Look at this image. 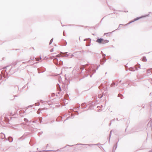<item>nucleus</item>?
I'll use <instances>...</instances> for the list:
<instances>
[{
    "mask_svg": "<svg viewBox=\"0 0 152 152\" xmlns=\"http://www.w3.org/2000/svg\"><path fill=\"white\" fill-rule=\"evenodd\" d=\"M96 42L99 44H105L108 43L109 41L107 40H104L102 38L98 39Z\"/></svg>",
    "mask_w": 152,
    "mask_h": 152,
    "instance_id": "f257e3e1",
    "label": "nucleus"
},
{
    "mask_svg": "<svg viewBox=\"0 0 152 152\" xmlns=\"http://www.w3.org/2000/svg\"><path fill=\"white\" fill-rule=\"evenodd\" d=\"M111 33H105L104 34V35H106L107 36H110V35Z\"/></svg>",
    "mask_w": 152,
    "mask_h": 152,
    "instance_id": "f03ea898",
    "label": "nucleus"
},
{
    "mask_svg": "<svg viewBox=\"0 0 152 152\" xmlns=\"http://www.w3.org/2000/svg\"><path fill=\"white\" fill-rule=\"evenodd\" d=\"M62 56L61 55V53H60L58 55H57L56 56V57H60Z\"/></svg>",
    "mask_w": 152,
    "mask_h": 152,
    "instance_id": "7ed1b4c3",
    "label": "nucleus"
},
{
    "mask_svg": "<svg viewBox=\"0 0 152 152\" xmlns=\"http://www.w3.org/2000/svg\"><path fill=\"white\" fill-rule=\"evenodd\" d=\"M142 61L144 62L146 61V58L145 57H143L142 59Z\"/></svg>",
    "mask_w": 152,
    "mask_h": 152,
    "instance_id": "20e7f679",
    "label": "nucleus"
},
{
    "mask_svg": "<svg viewBox=\"0 0 152 152\" xmlns=\"http://www.w3.org/2000/svg\"><path fill=\"white\" fill-rule=\"evenodd\" d=\"M35 59H36V60L37 61H39L41 59V58H35Z\"/></svg>",
    "mask_w": 152,
    "mask_h": 152,
    "instance_id": "39448f33",
    "label": "nucleus"
},
{
    "mask_svg": "<svg viewBox=\"0 0 152 152\" xmlns=\"http://www.w3.org/2000/svg\"><path fill=\"white\" fill-rule=\"evenodd\" d=\"M53 39H52L50 42V44L53 42Z\"/></svg>",
    "mask_w": 152,
    "mask_h": 152,
    "instance_id": "423d86ee",
    "label": "nucleus"
},
{
    "mask_svg": "<svg viewBox=\"0 0 152 152\" xmlns=\"http://www.w3.org/2000/svg\"><path fill=\"white\" fill-rule=\"evenodd\" d=\"M53 51V49H51L50 50V52H52Z\"/></svg>",
    "mask_w": 152,
    "mask_h": 152,
    "instance_id": "0eeeda50",
    "label": "nucleus"
},
{
    "mask_svg": "<svg viewBox=\"0 0 152 152\" xmlns=\"http://www.w3.org/2000/svg\"><path fill=\"white\" fill-rule=\"evenodd\" d=\"M57 59L56 58H55L53 60V61L54 62H55V61H56Z\"/></svg>",
    "mask_w": 152,
    "mask_h": 152,
    "instance_id": "6e6552de",
    "label": "nucleus"
},
{
    "mask_svg": "<svg viewBox=\"0 0 152 152\" xmlns=\"http://www.w3.org/2000/svg\"><path fill=\"white\" fill-rule=\"evenodd\" d=\"M149 152H152V150L149 151Z\"/></svg>",
    "mask_w": 152,
    "mask_h": 152,
    "instance_id": "1a4fd4ad",
    "label": "nucleus"
}]
</instances>
